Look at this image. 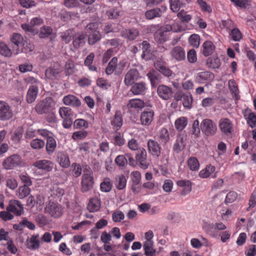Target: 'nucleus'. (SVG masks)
I'll return each mask as SVG.
<instances>
[{
    "label": "nucleus",
    "mask_w": 256,
    "mask_h": 256,
    "mask_svg": "<svg viewBox=\"0 0 256 256\" xmlns=\"http://www.w3.org/2000/svg\"><path fill=\"white\" fill-rule=\"evenodd\" d=\"M44 212L54 218H58L62 215L64 210L58 203L50 202L44 208Z\"/></svg>",
    "instance_id": "1"
},
{
    "label": "nucleus",
    "mask_w": 256,
    "mask_h": 256,
    "mask_svg": "<svg viewBox=\"0 0 256 256\" xmlns=\"http://www.w3.org/2000/svg\"><path fill=\"white\" fill-rule=\"evenodd\" d=\"M97 26V24L93 22L88 24L86 28V31L89 34L88 42L90 44H94L101 38L99 32L96 30Z\"/></svg>",
    "instance_id": "2"
},
{
    "label": "nucleus",
    "mask_w": 256,
    "mask_h": 256,
    "mask_svg": "<svg viewBox=\"0 0 256 256\" xmlns=\"http://www.w3.org/2000/svg\"><path fill=\"white\" fill-rule=\"evenodd\" d=\"M200 129L206 136H212L216 133L217 126L212 120L206 118L200 124Z\"/></svg>",
    "instance_id": "3"
},
{
    "label": "nucleus",
    "mask_w": 256,
    "mask_h": 256,
    "mask_svg": "<svg viewBox=\"0 0 256 256\" xmlns=\"http://www.w3.org/2000/svg\"><path fill=\"white\" fill-rule=\"evenodd\" d=\"M54 106L52 98H47L40 102L35 106V110L38 114L48 112Z\"/></svg>",
    "instance_id": "4"
},
{
    "label": "nucleus",
    "mask_w": 256,
    "mask_h": 256,
    "mask_svg": "<svg viewBox=\"0 0 256 256\" xmlns=\"http://www.w3.org/2000/svg\"><path fill=\"white\" fill-rule=\"evenodd\" d=\"M13 115V111L10 106L6 102L0 100V120H9L12 118Z\"/></svg>",
    "instance_id": "5"
},
{
    "label": "nucleus",
    "mask_w": 256,
    "mask_h": 256,
    "mask_svg": "<svg viewBox=\"0 0 256 256\" xmlns=\"http://www.w3.org/2000/svg\"><path fill=\"white\" fill-rule=\"evenodd\" d=\"M136 160L140 168L143 170L147 169L150 163L147 160V153L146 150L144 148H140L136 156Z\"/></svg>",
    "instance_id": "6"
},
{
    "label": "nucleus",
    "mask_w": 256,
    "mask_h": 256,
    "mask_svg": "<svg viewBox=\"0 0 256 256\" xmlns=\"http://www.w3.org/2000/svg\"><path fill=\"white\" fill-rule=\"evenodd\" d=\"M6 210L14 213L17 216H20L24 213V207L20 202L18 200H10Z\"/></svg>",
    "instance_id": "7"
},
{
    "label": "nucleus",
    "mask_w": 256,
    "mask_h": 256,
    "mask_svg": "<svg viewBox=\"0 0 256 256\" xmlns=\"http://www.w3.org/2000/svg\"><path fill=\"white\" fill-rule=\"evenodd\" d=\"M21 163L22 159L18 155L14 154L4 160L3 166L4 168L10 170L20 165Z\"/></svg>",
    "instance_id": "8"
},
{
    "label": "nucleus",
    "mask_w": 256,
    "mask_h": 256,
    "mask_svg": "<svg viewBox=\"0 0 256 256\" xmlns=\"http://www.w3.org/2000/svg\"><path fill=\"white\" fill-rule=\"evenodd\" d=\"M82 190L86 192L91 189L94 184L93 175L91 173L84 174L82 178Z\"/></svg>",
    "instance_id": "9"
},
{
    "label": "nucleus",
    "mask_w": 256,
    "mask_h": 256,
    "mask_svg": "<svg viewBox=\"0 0 256 256\" xmlns=\"http://www.w3.org/2000/svg\"><path fill=\"white\" fill-rule=\"evenodd\" d=\"M157 94L162 99L168 100L172 98L173 92L171 88L162 84L158 86Z\"/></svg>",
    "instance_id": "10"
},
{
    "label": "nucleus",
    "mask_w": 256,
    "mask_h": 256,
    "mask_svg": "<svg viewBox=\"0 0 256 256\" xmlns=\"http://www.w3.org/2000/svg\"><path fill=\"white\" fill-rule=\"evenodd\" d=\"M33 166L38 170L44 171V172H48L52 170L54 164L50 160H42L35 162L33 164Z\"/></svg>",
    "instance_id": "11"
},
{
    "label": "nucleus",
    "mask_w": 256,
    "mask_h": 256,
    "mask_svg": "<svg viewBox=\"0 0 256 256\" xmlns=\"http://www.w3.org/2000/svg\"><path fill=\"white\" fill-rule=\"evenodd\" d=\"M217 172H216V168L209 164L200 172L199 176L202 178H208L210 176L215 178L217 177Z\"/></svg>",
    "instance_id": "12"
},
{
    "label": "nucleus",
    "mask_w": 256,
    "mask_h": 256,
    "mask_svg": "<svg viewBox=\"0 0 256 256\" xmlns=\"http://www.w3.org/2000/svg\"><path fill=\"white\" fill-rule=\"evenodd\" d=\"M154 112L152 110L143 111L140 116L141 124L143 126H150L154 120Z\"/></svg>",
    "instance_id": "13"
},
{
    "label": "nucleus",
    "mask_w": 256,
    "mask_h": 256,
    "mask_svg": "<svg viewBox=\"0 0 256 256\" xmlns=\"http://www.w3.org/2000/svg\"><path fill=\"white\" fill-rule=\"evenodd\" d=\"M168 32L165 26L158 30L154 34L155 40L158 44L166 42L169 38Z\"/></svg>",
    "instance_id": "14"
},
{
    "label": "nucleus",
    "mask_w": 256,
    "mask_h": 256,
    "mask_svg": "<svg viewBox=\"0 0 256 256\" xmlns=\"http://www.w3.org/2000/svg\"><path fill=\"white\" fill-rule=\"evenodd\" d=\"M138 77L139 72L138 70L135 68L130 69L125 76L124 84L126 86H130L138 79Z\"/></svg>",
    "instance_id": "15"
},
{
    "label": "nucleus",
    "mask_w": 256,
    "mask_h": 256,
    "mask_svg": "<svg viewBox=\"0 0 256 256\" xmlns=\"http://www.w3.org/2000/svg\"><path fill=\"white\" fill-rule=\"evenodd\" d=\"M118 58L116 57H114L110 62L108 66L106 69V72L108 75H110L113 73L114 70L118 66H120V69L122 70L125 66V63L124 62H120L118 64Z\"/></svg>",
    "instance_id": "16"
},
{
    "label": "nucleus",
    "mask_w": 256,
    "mask_h": 256,
    "mask_svg": "<svg viewBox=\"0 0 256 256\" xmlns=\"http://www.w3.org/2000/svg\"><path fill=\"white\" fill-rule=\"evenodd\" d=\"M149 152L156 158L160 155V147L158 142L152 140H149L147 143Z\"/></svg>",
    "instance_id": "17"
},
{
    "label": "nucleus",
    "mask_w": 256,
    "mask_h": 256,
    "mask_svg": "<svg viewBox=\"0 0 256 256\" xmlns=\"http://www.w3.org/2000/svg\"><path fill=\"white\" fill-rule=\"evenodd\" d=\"M62 102L64 104L68 106L74 108L78 107L81 104L80 100L75 96L68 94L63 98Z\"/></svg>",
    "instance_id": "18"
},
{
    "label": "nucleus",
    "mask_w": 256,
    "mask_h": 256,
    "mask_svg": "<svg viewBox=\"0 0 256 256\" xmlns=\"http://www.w3.org/2000/svg\"><path fill=\"white\" fill-rule=\"evenodd\" d=\"M219 126L221 131L226 134L232 133L233 126L230 120L228 118H222L220 120Z\"/></svg>",
    "instance_id": "19"
},
{
    "label": "nucleus",
    "mask_w": 256,
    "mask_h": 256,
    "mask_svg": "<svg viewBox=\"0 0 256 256\" xmlns=\"http://www.w3.org/2000/svg\"><path fill=\"white\" fill-rule=\"evenodd\" d=\"M170 53L172 58L178 61L184 60L186 57L185 52L181 46H176L174 48Z\"/></svg>",
    "instance_id": "20"
},
{
    "label": "nucleus",
    "mask_w": 256,
    "mask_h": 256,
    "mask_svg": "<svg viewBox=\"0 0 256 256\" xmlns=\"http://www.w3.org/2000/svg\"><path fill=\"white\" fill-rule=\"evenodd\" d=\"M26 246L28 249L31 250H38L40 246L39 234L32 235L30 238L27 239Z\"/></svg>",
    "instance_id": "21"
},
{
    "label": "nucleus",
    "mask_w": 256,
    "mask_h": 256,
    "mask_svg": "<svg viewBox=\"0 0 256 256\" xmlns=\"http://www.w3.org/2000/svg\"><path fill=\"white\" fill-rule=\"evenodd\" d=\"M42 22L43 20L42 18L36 17L32 19L30 24H22L21 28L26 32H32L35 26L40 25Z\"/></svg>",
    "instance_id": "22"
},
{
    "label": "nucleus",
    "mask_w": 256,
    "mask_h": 256,
    "mask_svg": "<svg viewBox=\"0 0 256 256\" xmlns=\"http://www.w3.org/2000/svg\"><path fill=\"white\" fill-rule=\"evenodd\" d=\"M214 78V75L209 72H201L196 74V80L199 83H204L206 81L213 79Z\"/></svg>",
    "instance_id": "23"
},
{
    "label": "nucleus",
    "mask_w": 256,
    "mask_h": 256,
    "mask_svg": "<svg viewBox=\"0 0 256 256\" xmlns=\"http://www.w3.org/2000/svg\"><path fill=\"white\" fill-rule=\"evenodd\" d=\"M140 46L142 50V58L146 60L152 58L153 54L150 52V44L146 41H144Z\"/></svg>",
    "instance_id": "24"
},
{
    "label": "nucleus",
    "mask_w": 256,
    "mask_h": 256,
    "mask_svg": "<svg viewBox=\"0 0 256 256\" xmlns=\"http://www.w3.org/2000/svg\"><path fill=\"white\" fill-rule=\"evenodd\" d=\"M111 124L114 130H118L122 125L123 120L122 113L118 110L116 112L114 116L111 120Z\"/></svg>",
    "instance_id": "25"
},
{
    "label": "nucleus",
    "mask_w": 256,
    "mask_h": 256,
    "mask_svg": "<svg viewBox=\"0 0 256 256\" xmlns=\"http://www.w3.org/2000/svg\"><path fill=\"white\" fill-rule=\"evenodd\" d=\"M216 46L212 42L207 40L202 44V54L206 56H208L214 52Z\"/></svg>",
    "instance_id": "26"
},
{
    "label": "nucleus",
    "mask_w": 256,
    "mask_h": 256,
    "mask_svg": "<svg viewBox=\"0 0 256 256\" xmlns=\"http://www.w3.org/2000/svg\"><path fill=\"white\" fill-rule=\"evenodd\" d=\"M38 94V86H30L27 92L26 100L28 103L33 102L37 96Z\"/></svg>",
    "instance_id": "27"
},
{
    "label": "nucleus",
    "mask_w": 256,
    "mask_h": 256,
    "mask_svg": "<svg viewBox=\"0 0 256 256\" xmlns=\"http://www.w3.org/2000/svg\"><path fill=\"white\" fill-rule=\"evenodd\" d=\"M146 90V84L144 82H140L136 83L132 86L130 91L134 95L143 94Z\"/></svg>",
    "instance_id": "28"
},
{
    "label": "nucleus",
    "mask_w": 256,
    "mask_h": 256,
    "mask_svg": "<svg viewBox=\"0 0 256 256\" xmlns=\"http://www.w3.org/2000/svg\"><path fill=\"white\" fill-rule=\"evenodd\" d=\"M100 208V200L97 198H92L90 200L87 206L88 210L91 212H98Z\"/></svg>",
    "instance_id": "29"
},
{
    "label": "nucleus",
    "mask_w": 256,
    "mask_h": 256,
    "mask_svg": "<svg viewBox=\"0 0 256 256\" xmlns=\"http://www.w3.org/2000/svg\"><path fill=\"white\" fill-rule=\"evenodd\" d=\"M127 106L128 108L138 110L142 108L144 106V102L140 99L134 98L128 101Z\"/></svg>",
    "instance_id": "30"
},
{
    "label": "nucleus",
    "mask_w": 256,
    "mask_h": 256,
    "mask_svg": "<svg viewBox=\"0 0 256 256\" xmlns=\"http://www.w3.org/2000/svg\"><path fill=\"white\" fill-rule=\"evenodd\" d=\"M138 34L139 32L136 28L126 29L121 32L122 37L130 40H134Z\"/></svg>",
    "instance_id": "31"
},
{
    "label": "nucleus",
    "mask_w": 256,
    "mask_h": 256,
    "mask_svg": "<svg viewBox=\"0 0 256 256\" xmlns=\"http://www.w3.org/2000/svg\"><path fill=\"white\" fill-rule=\"evenodd\" d=\"M176 184L178 186L183 188L182 192V195L187 194L192 190V184L188 180H179L177 181Z\"/></svg>",
    "instance_id": "32"
},
{
    "label": "nucleus",
    "mask_w": 256,
    "mask_h": 256,
    "mask_svg": "<svg viewBox=\"0 0 256 256\" xmlns=\"http://www.w3.org/2000/svg\"><path fill=\"white\" fill-rule=\"evenodd\" d=\"M244 116L248 126L252 128L254 127L256 125V114L247 110L244 112Z\"/></svg>",
    "instance_id": "33"
},
{
    "label": "nucleus",
    "mask_w": 256,
    "mask_h": 256,
    "mask_svg": "<svg viewBox=\"0 0 256 256\" xmlns=\"http://www.w3.org/2000/svg\"><path fill=\"white\" fill-rule=\"evenodd\" d=\"M10 41L18 48L24 44L23 36L18 33H14L10 37Z\"/></svg>",
    "instance_id": "34"
},
{
    "label": "nucleus",
    "mask_w": 256,
    "mask_h": 256,
    "mask_svg": "<svg viewBox=\"0 0 256 256\" xmlns=\"http://www.w3.org/2000/svg\"><path fill=\"white\" fill-rule=\"evenodd\" d=\"M153 241H145L144 244V254L146 256H154L156 252L155 250L153 248Z\"/></svg>",
    "instance_id": "35"
},
{
    "label": "nucleus",
    "mask_w": 256,
    "mask_h": 256,
    "mask_svg": "<svg viewBox=\"0 0 256 256\" xmlns=\"http://www.w3.org/2000/svg\"><path fill=\"white\" fill-rule=\"evenodd\" d=\"M206 64L210 68H218L221 64L220 60L216 56L210 57L206 60Z\"/></svg>",
    "instance_id": "36"
},
{
    "label": "nucleus",
    "mask_w": 256,
    "mask_h": 256,
    "mask_svg": "<svg viewBox=\"0 0 256 256\" xmlns=\"http://www.w3.org/2000/svg\"><path fill=\"white\" fill-rule=\"evenodd\" d=\"M58 162L60 166L64 168H67L70 166L69 157L64 153L58 154Z\"/></svg>",
    "instance_id": "37"
},
{
    "label": "nucleus",
    "mask_w": 256,
    "mask_h": 256,
    "mask_svg": "<svg viewBox=\"0 0 256 256\" xmlns=\"http://www.w3.org/2000/svg\"><path fill=\"white\" fill-rule=\"evenodd\" d=\"M126 184V177L122 175H118L115 178V185L116 188L119 190H123L125 188Z\"/></svg>",
    "instance_id": "38"
},
{
    "label": "nucleus",
    "mask_w": 256,
    "mask_h": 256,
    "mask_svg": "<svg viewBox=\"0 0 256 256\" xmlns=\"http://www.w3.org/2000/svg\"><path fill=\"white\" fill-rule=\"evenodd\" d=\"M112 184L108 178H105L100 184L101 191L104 192H109L112 190Z\"/></svg>",
    "instance_id": "39"
},
{
    "label": "nucleus",
    "mask_w": 256,
    "mask_h": 256,
    "mask_svg": "<svg viewBox=\"0 0 256 256\" xmlns=\"http://www.w3.org/2000/svg\"><path fill=\"white\" fill-rule=\"evenodd\" d=\"M161 14L162 12L160 8H155L146 11L145 16L147 19L152 20L156 18L160 17Z\"/></svg>",
    "instance_id": "40"
},
{
    "label": "nucleus",
    "mask_w": 256,
    "mask_h": 256,
    "mask_svg": "<svg viewBox=\"0 0 256 256\" xmlns=\"http://www.w3.org/2000/svg\"><path fill=\"white\" fill-rule=\"evenodd\" d=\"M30 192V189L28 186H22L18 188L16 192V196L20 199H23L26 197Z\"/></svg>",
    "instance_id": "41"
},
{
    "label": "nucleus",
    "mask_w": 256,
    "mask_h": 256,
    "mask_svg": "<svg viewBox=\"0 0 256 256\" xmlns=\"http://www.w3.org/2000/svg\"><path fill=\"white\" fill-rule=\"evenodd\" d=\"M56 147V142L54 138L52 137L46 140V150L48 154H52Z\"/></svg>",
    "instance_id": "42"
},
{
    "label": "nucleus",
    "mask_w": 256,
    "mask_h": 256,
    "mask_svg": "<svg viewBox=\"0 0 256 256\" xmlns=\"http://www.w3.org/2000/svg\"><path fill=\"white\" fill-rule=\"evenodd\" d=\"M76 70V66L74 62L69 60H68L65 64L64 71L66 75H72Z\"/></svg>",
    "instance_id": "43"
},
{
    "label": "nucleus",
    "mask_w": 256,
    "mask_h": 256,
    "mask_svg": "<svg viewBox=\"0 0 256 256\" xmlns=\"http://www.w3.org/2000/svg\"><path fill=\"white\" fill-rule=\"evenodd\" d=\"M58 113L62 118H67L72 117V112L70 108L61 107L58 110Z\"/></svg>",
    "instance_id": "44"
},
{
    "label": "nucleus",
    "mask_w": 256,
    "mask_h": 256,
    "mask_svg": "<svg viewBox=\"0 0 256 256\" xmlns=\"http://www.w3.org/2000/svg\"><path fill=\"white\" fill-rule=\"evenodd\" d=\"M187 118L182 116L177 120L175 122V126L176 130L181 131L187 125Z\"/></svg>",
    "instance_id": "45"
},
{
    "label": "nucleus",
    "mask_w": 256,
    "mask_h": 256,
    "mask_svg": "<svg viewBox=\"0 0 256 256\" xmlns=\"http://www.w3.org/2000/svg\"><path fill=\"white\" fill-rule=\"evenodd\" d=\"M158 136L160 141L166 144L170 140L168 131L166 128H162L158 132Z\"/></svg>",
    "instance_id": "46"
},
{
    "label": "nucleus",
    "mask_w": 256,
    "mask_h": 256,
    "mask_svg": "<svg viewBox=\"0 0 256 256\" xmlns=\"http://www.w3.org/2000/svg\"><path fill=\"white\" fill-rule=\"evenodd\" d=\"M154 66L158 70L166 76H170L172 74V71L169 68L161 64L156 63Z\"/></svg>",
    "instance_id": "47"
},
{
    "label": "nucleus",
    "mask_w": 256,
    "mask_h": 256,
    "mask_svg": "<svg viewBox=\"0 0 256 256\" xmlns=\"http://www.w3.org/2000/svg\"><path fill=\"white\" fill-rule=\"evenodd\" d=\"M94 58V54L92 52L87 56L84 60L85 65L88 66V69L91 71H96V66L92 65Z\"/></svg>",
    "instance_id": "48"
},
{
    "label": "nucleus",
    "mask_w": 256,
    "mask_h": 256,
    "mask_svg": "<svg viewBox=\"0 0 256 256\" xmlns=\"http://www.w3.org/2000/svg\"><path fill=\"white\" fill-rule=\"evenodd\" d=\"M228 87L234 96L237 100L239 98L238 90L236 82L230 80L228 81Z\"/></svg>",
    "instance_id": "49"
},
{
    "label": "nucleus",
    "mask_w": 256,
    "mask_h": 256,
    "mask_svg": "<svg viewBox=\"0 0 256 256\" xmlns=\"http://www.w3.org/2000/svg\"><path fill=\"white\" fill-rule=\"evenodd\" d=\"M188 164L190 169L192 170H198L199 169V162L196 158H190L188 161Z\"/></svg>",
    "instance_id": "50"
},
{
    "label": "nucleus",
    "mask_w": 256,
    "mask_h": 256,
    "mask_svg": "<svg viewBox=\"0 0 256 256\" xmlns=\"http://www.w3.org/2000/svg\"><path fill=\"white\" fill-rule=\"evenodd\" d=\"M0 54L6 57H10L12 52L8 46L4 42H0Z\"/></svg>",
    "instance_id": "51"
},
{
    "label": "nucleus",
    "mask_w": 256,
    "mask_h": 256,
    "mask_svg": "<svg viewBox=\"0 0 256 256\" xmlns=\"http://www.w3.org/2000/svg\"><path fill=\"white\" fill-rule=\"evenodd\" d=\"M74 34L75 32L73 30H68L62 32L61 37L62 40L68 44L72 40Z\"/></svg>",
    "instance_id": "52"
},
{
    "label": "nucleus",
    "mask_w": 256,
    "mask_h": 256,
    "mask_svg": "<svg viewBox=\"0 0 256 256\" xmlns=\"http://www.w3.org/2000/svg\"><path fill=\"white\" fill-rule=\"evenodd\" d=\"M60 72V70L58 68H49L46 70L45 74L48 78L54 79Z\"/></svg>",
    "instance_id": "53"
},
{
    "label": "nucleus",
    "mask_w": 256,
    "mask_h": 256,
    "mask_svg": "<svg viewBox=\"0 0 256 256\" xmlns=\"http://www.w3.org/2000/svg\"><path fill=\"white\" fill-rule=\"evenodd\" d=\"M177 16L180 20L183 22H189L192 18L190 14H187L186 12L184 10L178 12Z\"/></svg>",
    "instance_id": "54"
},
{
    "label": "nucleus",
    "mask_w": 256,
    "mask_h": 256,
    "mask_svg": "<svg viewBox=\"0 0 256 256\" xmlns=\"http://www.w3.org/2000/svg\"><path fill=\"white\" fill-rule=\"evenodd\" d=\"M86 35L82 34L76 38L73 41L74 46L76 48H78L82 46L85 43Z\"/></svg>",
    "instance_id": "55"
},
{
    "label": "nucleus",
    "mask_w": 256,
    "mask_h": 256,
    "mask_svg": "<svg viewBox=\"0 0 256 256\" xmlns=\"http://www.w3.org/2000/svg\"><path fill=\"white\" fill-rule=\"evenodd\" d=\"M33 66L30 62H24L20 64L18 66V70L22 73H26L32 72L33 70Z\"/></svg>",
    "instance_id": "56"
},
{
    "label": "nucleus",
    "mask_w": 256,
    "mask_h": 256,
    "mask_svg": "<svg viewBox=\"0 0 256 256\" xmlns=\"http://www.w3.org/2000/svg\"><path fill=\"white\" fill-rule=\"evenodd\" d=\"M196 2L203 12L210 13L212 9L210 5L203 0H197Z\"/></svg>",
    "instance_id": "57"
},
{
    "label": "nucleus",
    "mask_w": 256,
    "mask_h": 256,
    "mask_svg": "<svg viewBox=\"0 0 256 256\" xmlns=\"http://www.w3.org/2000/svg\"><path fill=\"white\" fill-rule=\"evenodd\" d=\"M124 218V212L120 210L114 212L112 214V220L114 222H118L123 220Z\"/></svg>",
    "instance_id": "58"
},
{
    "label": "nucleus",
    "mask_w": 256,
    "mask_h": 256,
    "mask_svg": "<svg viewBox=\"0 0 256 256\" xmlns=\"http://www.w3.org/2000/svg\"><path fill=\"white\" fill-rule=\"evenodd\" d=\"M230 35L232 40L235 42L240 41L242 38V35L240 30L236 28L232 30Z\"/></svg>",
    "instance_id": "59"
},
{
    "label": "nucleus",
    "mask_w": 256,
    "mask_h": 256,
    "mask_svg": "<svg viewBox=\"0 0 256 256\" xmlns=\"http://www.w3.org/2000/svg\"><path fill=\"white\" fill-rule=\"evenodd\" d=\"M106 14L110 18H116L122 15V12L118 8L110 9L107 11Z\"/></svg>",
    "instance_id": "60"
},
{
    "label": "nucleus",
    "mask_w": 256,
    "mask_h": 256,
    "mask_svg": "<svg viewBox=\"0 0 256 256\" xmlns=\"http://www.w3.org/2000/svg\"><path fill=\"white\" fill-rule=\"evenodd\" d=\"M45 145V142L43 140L36 138L30 142L31 146L34 149H40Z\"/></svg>",
    "instance_id": "61"
},
{
    "label": "nucleus",
    "mask_w": 256,
    "mask_h": 256,
    "mask_svg": "<svg viewBox=\"0 0 256 256\" xmlns=\"http://www.w3.org/2000/svg\"><path fill=\"white\" fill-rule=\"evenodd\" d=\"M22 128L16 130L12 136V140L16 144L19 142L22 138Z\"/></svg>",
    "instance_id": "62"
},
{
    "label": "nucleus",
    "mask_w": 256,
    "mask_h": 256,
    "mask_svg": "<svg viewBox=\"0 0 256 256\" xmlns=\"http://www.w3.org/2000/svg\"><path fill=\"white\" fill-rule=\"evenodd\" d=\"M165 26L168 32L172 31L174 32H179L182 30V26L178 22H174L172 25L168 24Z\"/></svg>",
    "instance_id": "63"
},
{
    "label": "nucleus",
    "mask_w": 256,
    "mask_h": 256,
    "mask_svg": "<svg viewBox=\"0 0 256 256\" xmlns=\"http://www.w3.org/2000/svg\"><path fill=\"white\" fill-rule=\"evenodd\" d=\"M200 37L196 34H192L189 38V42L192 46L198 48L200 45Z\"/></svg>",
    "instance_id": "64"
}]
</instances>
